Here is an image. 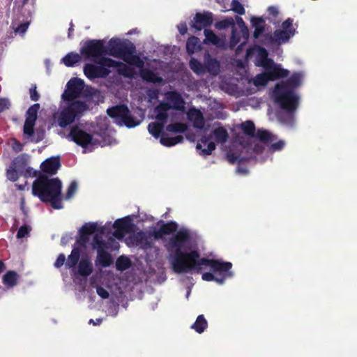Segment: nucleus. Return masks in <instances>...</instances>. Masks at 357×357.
Returning a JSON list of instances; mask_svg holds the SVG:
<instances>
[{"instance_id": "nucleus-63", "label": "nucleus", "mask_w": 357, "mask_h": 357, "mask_svg": "<svg viewBox=\"0 0 357 357\" xmlns=\"http://www.w3.org/2000/svg\"><path fill=\"white\" fill-rule=\"evenodd\" d=\"M65 261H66V257H65L64 254H63V253L59 254L56 260L55 261V262L54 264V266L57 268H61L64 264Z\"/></svg>"}, {"instance_id": "nucleus-1", "label": "nucleus", "mask_w": 357, "mask_h": 357, "mask_svg": "<svg viewBox=\"0 0 357 357\" xmlns=\"http://www.w3.org/2000/svg\"><path fill=\"white\" fill-rule=\"evenodd\" d=\"M171 265L176 273H186L191 271L199 273L204 266H209L213 273L219 272L224 275L231 276L229 271L232 264L219 259L200 257V253L197 250L190 252L178 250L176 254H170Z\"/></svg>"}, {"instance_id": "nucleus-20", "label": "nucleus", "mask_w": 357, "mask_h": 357, "mask_svg": "<svg viewBox=\"0 0 357 357\" xmlns=\"http://www.w3.org/2000/svg\"><path fill=\"white\" fill-rule=\"evenodd\" d=\"M266 70L270 81H274L280 78H284L288 76L289 71L286 69H283L276 66L273 61L271 65L268 67H265Z\"/></svg>"}, {"instance_id": "nucleus-12", "label": "nucleus", "mask_w": 357, "mask_h": 357, "mask_svg": "<svg viewBox=\"0 0 357 357\" xmlns=\"http://www.w3.org/2000/svg\"><path fill=\"white\" fill-rule=\"evenodd\" d=\"M113 227L115 229L114 236L121 239L124 236L125 234L130 233L133 231L135 225L132 222V220L129 216H126L115 220Z\"/></svg>"}, {"instance_id": "nucleus-46", "label": "nucleus", "mask_w": 357, "mask_h": 357, "mask_svg": "<svg viewBox=\"0 0 357 357\" xmlns=\"http://www.w3.org/2000/svg\"><path fill=\"white\" fill-rule=\"evenodd\" d=\"M123 60L126 63L135 66L141 69L143 68L144 65V61L138 55H133V54L131 56H126V59Z\"/></svg>"}, {"instance_id": "nucleus-40", "label": "nucleus", "mask_w": 357, "mask_h": 357, "mask_svg": "<svg viewBox=\"0 0 357 357\" xmlns=\"http://www.w3.org/2000/svg\"><path fill=\"white\" fill-rule=\"evenodd\" d=\"M188 130V126L181 122L170 123L166 127V130L169 132L183 133Z\"/></svg>"}, {"instance_id": "nucleus-62", "label": "nucleus", "mask_w": 357, "mask_h": 357, "mask_svg": "<svg viewBox=\"0 0 357 357\" xmlns=\"http://www.w3.org/2000/svg\"><path fill=\"white\" fill-rule=\"evenodd\" d=\"M146 237V234L144 231H140L134 235V241L137 245H140L145 240Z\"/></svg>"}, {"instance_id": "nucleus-42", "label": "nucleus", "mask_w": 357, "mask_h": 357, "mask_svg": "<svg viewBox=\"0 0 357 357\" xmlns=\"http://www.w3.org/2000/svg\"><path fill=\"white\" fill-rule=\"evenodd\" d=\"M80 56L77 53H68L62 59L63 63L68 67L73 66L80 61Z\"/></svg>"}, {"instance_id": "nucleus-15", "label": "nucleus", "mask_w": 357, "mask_h": 357, "mask_svg": "<svg viewBox=\"0 0 357 357\" xmlns=\"http://www.w3.org/2000/svg\"><path fill=\"white\" fill-rule=\"evenodd\" d=\"M213 22V14L210 11L197 13L191 22V27L197 31H201L211 26Z\"/></svg>"}, {"instance_id": "nucleus-17", "label": "nucleus", "mask_w": 357, "mask_h": 357, "mask_svg": "<svg viewBox=\"0 0 357 357\" xmlns=\"http://www.w3.org/2000/svg\"><path fill=\"white\" fill-rule=\"evenodd\" d=\"M178 224L175 221L162 223L158 230L153 231L152 236L155 239H162L164 235H169L177 231Z\"/></svg>"}, {"instance_id": "nucleus-38", "label": "nucleus", "mask_w": 357, "mask_h": 357, "mask_svg": "<svg viewBox=\"0 0 357 357\" xmlns=\"http://www.w3.org/2000/svg\"><path fill=\"white\" fill-rule=\"evenodd\" d=\"M40 108V106L39 103H35L30 106L26 112L25 120L36 122Z\"/></svg>"}, {"instance_id": "nucleus-39", "label": "nucleus", "mask_w": 357, "mask_h": 357, "mask_svg": "<svg viewBox=\"0 0 357 357\" xmlns=\"http://www.w3.org/2000/svg\"><path fill=\"white\" fill-rule=\"evenodd\" d=\"M199 40L196 36L190 37L186 42V50L189 54H192L195 51L199 50Z\"/></svg>"}, {"instance_id": "nucleus-34", "label": "nucleus", "mask_w": 357, "mask_h": 357, "mask_svg": "<svg viewBox=\"0 0 357 357\" xmlns=\"http://www.w3.org/2000/svg\"><path fill=\"white\" fill-rule=\"evenodd\" d=\"M164 122H151L148 126L149 132L155 137L158 138L163 134Z\"/></svg>"}, {"instance_id": "nucleus-18", "label": "nucleus", "mask_w": 357, "mask_h": 357, "mask_svg": "<svg viewBox=\"0 0 357 357\" xmlns=\"http://www.w3.org/2000/svg\"><path fill=\"white\" fill-rule=\"evenodd\" d=\"M167 100L171 103L172 108L178 111L185 110V100L181 95L176 91H169L165 93Z\"/></svg>"}, {"instance_id": "nucleus-41", "label": "nucleus", "mask_w": 357, "mask_h": 357, "mask_svg": "<svg viewBox=\"0 0 357 357\" xmlns=\"http://www.w3.org/2000/svg\"><path fill=\"white\" fill-rule=\"evenodd\" d=\"M130 266L131 261L128 257L121 255L117 258L116 261V270L123 271L130 268Z\"/></svg>"}, {"instance_id": "nucleus-35", "label": "nucleus", "mask_w": 357, "mask_h": 357, "mask_svg": "<svg viewBox=\"0 0 357 357\" xmlns=\"http://www.w3.org/2000/svg\"><path fill=\"white\" fill-rule=\"evenodd\" d=\"M256 137L260 142L268 144L276 139V137L271 132L266 130H258L256 134Z\"/></svg>"}, {"instance_id": "nucleus-32", "label": "nucleus", "mask_w": 357, "mask_h": 357, "mask_svg": "<svg viewBox=\"0 0 357 357\" xmlns=\"http://www.w3.org/2000/svg\"><path fill=\"white\" fill-rule=\"evenodd\" d=\"M81 251L79 248H73L70 255L68 257L66 266L68 268H74L77 264L80 258Z\"/></svg>"}, {"instance_id": "nucleus-61", "label": "nucleus", "mask_w": 357, "mask_h": 357, "mask_svg": "<svg viewBox=\"0 0 357 357\" xmlns=\"http://www.w3.org/2000/svg\"><path fill=\"white\" fill-rule=\"evenodd\" d=\"M29 94L31 100L38 101L40 98V95L37 91V86L36 84H32L29 89Z\"/></svg>"}, {"instance_id": "nucleus-28", "label": "nucleus", "mask_w": 357, "mask_h": 357, "mask_svg": "<svg viewBox=\"0 0 357 357\" xmlns=\"http://www.w3.org/2000/svg\"><path fill=\"white\" fill-rule=\"evenodd\" d=\"M19 274L15 271H7L2 278L3 284L8 288H13L17 284Z\"/></svg>"}, {"instance_id": "nucleus-14", "label": "nucleus", "mask_w": 357, "mask_h": 357, "mask_svg": "<svg viewBox=\"0 0 357 357\" xmlns=\"http://www.w3.org/2000/svg\"><path fill=\"white\" fill-rule=\"evenodd\" d=\"M294 36L293 31H283L282 29H276L273 33L271 34H264V38L267 43L261 42L262 44H275V45H281L286 43L289 41V40Z\"/></svg>"}, {"instance_id": "nucleus-29", "label": "nucleus", "mask_w": 357, "mask_h": 357, "mask_svg": "<svg viewBox=\"0 0 357 357\" xmlns=\"http://www.w3.org/2000/svg\"><path fill=\"white\" fill-rule=\"evenodd\" d=\"M172 109V106L169 102H160L156 107L155 112L156 119L158 121L165 122L168 118L167 112Z\"/></svg>"}, {"instance_id": "nucleus-23", "label": "nucleus", "mask_w": 357, "mask_h": 357, "mask_svg": "<svg viewBox=\"0 0 357 357\" xmlns=\"http://www.w3.org/2000/svg\"><path fill=\"white\" fill-rule=\"evenodd\" d=\"M141 78L146 82L151 84H162L163 79L156 73L149 68H142L139 71Z\"/></svg>"}, {"instance_id": "nucleus-5", "label": "nucleus", "mask_w": 357, "mask_h": 357, "mask_svg": "<svg viewBox=\"0 0 357 357\" xmlns=\"http://www.w3.org/2000/svg\"><path fill=\"white\" fill-rule=\"evenodd\" d=\"M108 116L114 122L120 126L134 128L140 123V121L134 117L126 105H118L107 109Z\"/></svg>"}, {"instance_id": "nucleus-4", "label": "nucleus", "mask_w": 357, "mask_h": 357, "mask_svg": "<svg viewBox=\"0 0 357 357\" xmlns=\"http://www.w3.org/2000/svg\"><path fill=\"white\" fill-rule=\"evenodd\" d=\"M275 102L280 107L289 112H294L298 106L299 97L294 91L275 85L274 91Z\"/></svg>"}, {"instance_id": "nucleus-9", "label": "nucleus", "mask_w": 357, "mask_h": 357, "mask_svg": "<svg viewBox=\"0 0 357 357\" xmlns=\"http://www.w3.org/2000/svg\"><path fill=\"white\" fill-rule=\"evenodd\" d=\"M105 58L102 57L99 59H93V61L98 65L93 63H86L84 65L83 70L88 79L105 78L109 75L110 70L107 68V66L102 64V61Z\"/></svg>"}, {"instance_id": "nucleus-53", "label": "nucleus", "mask_w": 357, "mask_h": 357, "mask_svg": "<svg viewBox=\"0 0 357 357\" xmlns=\"http://www.w3.org/2000/svg\"><path fill=\"white\" fill-rule=\"evenodd\" d=\"M35 125L36 122L25 120L23 128L24 134L28 136L33 135V134L34 133Z\"/></svg>"}, {"instance_id": "nucleus-47", "label": "nucleus", "mask_w": 357, "mask_h": 357, "mask_svg": "<svg viewBox=\"0 0 357 357\" xmlns=\"http://www.w3.org/2000/svg\"><path fill=\"white\" fill-rule=\"evenodd\" d=\"M96 231H98L97 223L89 222L86 223L81 227V229L79 230V233H84L89 236Z\"/></svg>"}, {"instance_id": "nucleus-24", "label": "nucleus", "mask_w": 357, "mask_h": 357, "mask_svg": "<svg viewBox=\"0 0 357 357\" xmlns=\"http://www.w3.org/2000/svg\"><path fill=\"white\" fill-rule=\"evenodd\" d=\"M219 71V61L215 58H213L209 54H206L204 56V73L208 72L213 75H217Z\"/></svg>"}, {"instance_id": "nucleus-56", "label": "nucleus", "mask_w": 357, "mask_h": 357, "mask_svg": "<svg viewBox=\"0 0 357 357\" xmlns=\"http://www.w3.org/2000/svg\"><path fill=\"white\" fill-rule=\"evenodd\" d=\"M293 20L291 18H287L285 20L281 25L282 30L283 31H293L294 35L296 33V29L293 27Z\"/></svg>"}, {"instance_id": "nucleus-16", "label": "nucleus", "mask_w": 357, "mask_h": 357, "mask_svg": "<svg viewBox=\"0 0 357 357\" xmlns=\"http://www.w3.org/2000/svg\"><path fill=\"white\" fill-rule=\"evenodd\" d=\"M212 139V135H204L201 137L199 142L196 145L197 150L199 151L201 155H209L216 149V145L214 142H210Z\"/></svg>"}, {"instance_id": "nucleus-10", "label": "nucleus", "mask_w": 357, "mask_h": 357, "mask_svg": "<svg viewBox=\"0 0 357 357\" xmlns=\"http://www.w3.org/2000/svg\"><path fill=\"white\" fill-rule=\"evenodd\" d=\"M84 88V80L73 77L71 78L66 84V89L62 94V98L66 102L77 101Z\"/></svg>"}, {"instance_id": "nucleus-64", "label": "nucleus", "mask_w": 357, "mask_h": 357, "mask_svg": "<svg viewBox=\"0 0 357 357\" xmlns=\"http://www.w3.org/2000/svg\"><path fill=\"white\" fill-rule=\"evenodd\" d=\"M96 292L99 296L104 299L108 298L109 296V292L100 286L96 288Z\"/></svg>"}, {"instance_id": "nucleus-55", "label": "nucleus", "mask_w": 357, "mask_h": 357, "mask_svg": "<svg viewBox=\"0 0 357 357\" xmlns=\"http://www.w3.org/2000/svg\"><path fill=\"white\" fill-rule=\"evenodd\" d=\"M241 40L240 33L237 31L236 27L231 30V36L230 39V45L231 47L236 46Z\"/></svg>"}, {"instance_id": "nucleus-11", "label": "nucleus", "mask_w": 357, "mask_h": 357, "mask_svg": "<svg viewBox=\"0 0 357 357\" xmlns=\"http://www.w3.org/2000/svg\"><path fill=\"white\" fill-rule=\"evenodd\" d=\"M68 138L82 148H86L89 145H96L91 134L79 128L77 126L71 128Z\"/></svg>"}, {"instance_id": "nucleus-50", "label": "nucleus", "mask_w": 357, "mask_h": 357, "mask_svg": "<svg viewBox=\"0 0 357 357\" xmlns=\"http://www.w3.org/2000/svg\"><path fill=\"white\" fill-rule=\"evenodd\" d=\"M230 26H232V29L235 27L234 21L232 18L222 20L215 24V27L218 29H225Z\"/></svg>"}, {"instance_id": "nucleus-37", "label": "nucleus", "mask_w": 357, "mask_h": 357, "mask_svg": "<svg viewBox=\"0 0 357 357\" xmlns=\"http://www.w3.org/2000/svg\"><path fill=\"white\" fill-rule=\"evenodd\" d=\"M183 141L182 135H177L176 137H162L160 138V143L165 146L170 147L174 146Z\"/></svg>"}, {"instance_id": "nucleus-21", "label": "nucleus", "mask_w": 357, "mask_h": 357, "mask_svg": "<svg viewBox=\"0 0 357 357\" xmlns=\"http://www.w3.org/2000/svg\"><path fill=\"white\" fill-rule=\"evenodd\" d=\"M188 119L193 123V126L197 129H203L205 126V120L202 112L197 108H191L188 112Z\"/></svg>"}, {"instance_id": "nucleus-58", "label": "nucleus", "mask_w": 357, "mask_h": 357, "mask_svg": "<svg viewBox=\"0 0 357 357\" xmlns=\"http://www.w3.org/2000/svg\"><path fill=\"white\" fill-rule=\"evenodd\" d=\"M18 171V169L13 167L11 169H8L6 172L8 179L13 182L16 181L19 178Z\"/></svg>"}, {"instance_id": "nucleus-7", "label": "nucleus", "mask_w": 357, "mask_h": 357, "mask_svg": "<svg viewBox=\"0 0 357 357\" xmlns=\"http://www.w3.org/2000/svg\"><path fill=\"white\" fill-rule=\"evenodd\" d=\"M135 51V46L130 42L126 43L118 38H112L108 43L107 54L121 59H126V56H131Z\"/></svg>"}, {"instance_id": "nucleus-36", "label": "nucleus", "mask_w": 357, "mask_h": 357, "mask_svg": "<svg viewBox=\"0 0 357 357\" xmlns=\"http://www.w3.org/2000/svg\"><path fill=\"white\" fill-rule=\"evenodd\" d=\"M28 155L25 153L16 157L12 162V165L19 171H22L26 166Z\"/></svg>"}, {"instance_id": "nucleus-31", "label": "nucleus", "mask_w": 357, "mask_h": 357, "mask_svg": "<svg viewBox=\"0 0 357 357\" xmlns=\"http://www.w3.org/2000/svg\"><path fill=\"white\" fill-rule=\"evenodd\" d=\"M212 137H213L218 143H225L229 138L228 132L224 127L215 128L212 132Z\"/></svg>"}, {"instance_id": "nucleus-44", "label": "nucleus", "mask_w": 357, "mask_h": 357, "mask_svg": "<svg viewBox=\"0 0 357 357\" xmlns=\"http://www.w3.org/2000/svg\"><path fill=\"white\" fill-rule=\"evenodd\" d=\"M190 68L197 74L204 73V63H202L199 60L192 58L189 62Z\"/></svg>"}, {"instance_id": "nucleus-27", "label": "nucleus", "mask_w": 357, "mask_h": 357, "mask_svg": "<svg viewBox=\"0 0 357 357\" xmlns=\"http://www.w3.org/2000/svg\"><path fill=\"white\" fill-rule=\"evenodd\" d=\"M257 66L264 68L273 63V60L268 58V51L263 47L257 46Z\"/></svg>"}, {"instance_id": "nucleus-59", "label": "nucleus", "mask_w": 357, "mask_h": 357, "mask_svg": "<svg viewBox=\"0 0 357 357\" xmlns=\"http://www.w3.org/2000/svg\"><path fill=\"white\" fill-rule=\"evenodd\" d=\"M284 142L283 140H279L275 143H272L269 146V149L272 152L281 151L284 147Z\"/></svg>"}, {"instance_id": "nucleus-43", "label": "nucleus", "mask_w": 357, "mask_h": 357, "mask_svg": "<svg viewBox=\"0 0 357 357\" xmlns=\"http://www.w3.org/2000/svg\"><path fill=\"white\" fill-rule=\"evenodd\" d=\"M243 132L248 136L253 137L255 132V126L253 121H246L241 124Z\"/></svg>"}, {"instance_id": "nucleus-45", "label": "nucleus", "mask_w": 357, "mask_h": 357, "mask_svg": "<svg viewBox=\"0 0 357 357\" xmlns=\"http://www.w3.org/2000/svg\"><path fill=\"white\" fill-rule=\"evenodd\" d=\"M204 36L205 43H211L215 45L219 43L220 39L218 36L212 30L205 29Z\"/></svg>"}, {"instance_id": "nucleus-52", "label": "nucleus", "mask_w": 357, "mask_h": 357, "mask_svg": "<svg viewBox=\"0 0 357 357\" xmlns=\"http://www.w3.org/2000/svg\"><path fill=\"white\" fill-rule=\"evenodd\" d=\"M227 158L228 161L231 164H235V163L240 164L245 160V159L243 157H241L237 153H228L227 154Z\"/></svg>"}, {"instance_id": "nucleus-22", "label": "nucleus", "mask_w": 357, "mask_h": 357, "mask_svg": "<svg viewBox=\"0 0 357 357\" xmlns=\"http://www.w3.org/2000/svg\"><path fill=\"white\" fill-rule=\"evenodd\" d=\"M302 79L303 75L301 73H294L286 81L277 84L276 85L284 86V89L294 91L296 88L301 86Z\"/></svg>"}, {"instance_id": "nucleus-60", "label": "nucleus", "mask_w": 357, "mask_h": 357, "mask_svg": "<svg viewBox=\"0 0 357 357\" xmlns=\"http://www.w3.org/2000/svg\"><path fill=\"white\" fill-rule=\"evenodd\" d=\"M79 237L76 240V243L81 246H86L89 241V236L84 233H79Z\"/></svg>"}, {"instance_id": "nucleus-3", "label": "nucleus", "mask_w": 357, "mask_h": 357, "mask_svg": "<svg viewBox=\"0 0 357 357\" xmlns=\"http://www.w3.org/2000/svg\"><path fill=\"white\" fill-rule=\"evenodd\" d=\"M89 109L87 104L81 100L66 102V105L54 114L53 118L60 128H64L79 119Z\"/></svg>"}, {"instance_id": "nucleus-54", "label": "nucleus", "mask_w": 357, "mask_h": 357, "mask_svg": "<svg viewBox=\"0 0 357 357\" xmlns=\"http://www.w3.org/2000/svg\"><path fill=\"white\" fill-rule=\"evenodd\" d=\"M31 231V228L30 226L27 225H24L19 228L16 237L17 238H22L27 236Z\"/></svg>"}, {"instance_id": "nucleus-30", "label": "nucleus", "mask_w": 357, "mask_h": 357, "mask_svg": "<svg viewBox=\"0 0 357 357\" xmlns=\"http://www.w3.org/2000/svg\"><path fill=\"white\" fill-rule=\"evenodd\" d=\"M97 259L102 267H108L113 263L112 255L103 248L98 249Z\"/></svg>"}, {"instance_id": "nucleus-2", "label": "nucleus", "mask_w": 357, "mask_h": 357, "mask_svg": "<svg viewBox=\"0 0 357 357\" xmlns=\"http://www.w3.org/2000/svg\"><path fill=\"white\" fill-rule=\"evenodd\" d=\"M62 183L58 178H49L46 175H40L33 183L32 192L43 202L50 203L52 208L61 209Z\"/></svg>"}, {"instance_id": "nucleus-48", "label": "nucleus", "mask_w": 357, "mask_h": 357, "mask_svg": "<svg viewBox=\"0 0 357 357\" xmlns=\"http://www.w3.org/2000/svg\"><path fill=\"white\" fill-rule=\"evenodd\" d=\"M270 81L268 76L265 71L264 73L257 75L254 79V84L255 86H265Z\"/></svg>"}, {"instance_id": "nucleus-25", "label": "nucleus", "mask_w": 357, "mask_h": 357, "mask_svg": "<svg viewBox=\"0 0 357 357\" xmlns=\"http://www.w3.org/2000/svg\"><path fill=\"white\" fill-rule=\"evenodd\" d=\"M93 265L88 257H83L77 266L78 274L83 277H88L93 273Z\"/></svg>"}, {"instance_id": "nucleus-33", "label": "nucleus", "mask_w": 357, "mask_h": 357, "mask_svg": "<svg viewBox=\"0 0 357 357\" xmlns=\"http://www.w3.org/2000/svg\"><path fill=\"white\" fill-rule=\"evenodd\" d=\"M208 327V322L203 314L199 315L195 323L191 326V328L197 333H202Z\"/></svg>"}, {"instance_id": "nucleus-26", "label": "nucleus", "mask_w": 357, "mask_h": 357, "mask_svg": "<svg viewBox=\"0 0 357 357\" xmlns=\"http://www.w3.org/2000/svg\"><path fill=\"white\" fill-rule=\"evenodd\" d=\"M250 22L252 26L255 28L253 37L255 39H258L265 31V20L261 17H252Z\"/></svg>"}, {"instance_id": "nucleus-8", "label": "nucleus", "mask_w": 357, "mask_h": 357, "mask_svg": "<svg viewBox=\"0 0 357 357\" xmlns=\"http://www.w3.org/2000/svg\"><path fill=\"white\" fill-rule=\"evenodd\" d=\"M81 54L86 58L99 59L107 54L105 43L102 40H89L86 41L80 50Z\"/></svg>"}, {"instance_id": "nucleus-19", "label": "nucleus", "mask_w": 357, "mask_h": 357, "mask_svg": "<svg viewBox=\"0 0 357 357\" xmlns=\"http://www.w3.org/2000/svg\"><path fill=\"white\" fill-rule=\"evenodd\" d=\"M60 166L61 163L59 157H52L41 163L40 169L42 172L45 173L54 175L56 174Z\"/></svg>"}, {"instance_id": "nucleus-13", "label": "nucleus", "mask_w": 357, "mask_h": 357, "mask_svg": "<svg viewBox=\"0 0 357 357\" xmlns=\"http://www.w3.org/2000/svg\"><path fill=\"white\" fill-rule=\"evenodd\" d=\"M102 64L107 66L108 68H115L117 73L124 77L132 79L135 77V70L121 61L114 60L111 58H105L102 61Z\"/></svg>"}, {"instance_id": "nucleus-6", "label": "nucleus", "mask_w": 357, "mask_h": 357, "mask_svg": "<svg viewBox=\"0 0 357 357\" xmlns=\"http://www.w3.org/2000/svg\"><path fill=\"white\" fill-rule=\"evenodd\" d=\"M192 241V234L188 229L181 228L167 241L166 248L171 254L182 250Z\"/></svg>"}, {"instance_id": "nucleus-49", "label": "nucleus", "mask_w": 357, "mask_h": 357, "mask_svg": "<svg viewBox=\"0 0 357 357\" xmlns=\"http://www.w3.org/2000/svg\"><path fill=\"white\" fill-rule=\"evenodd\" d=\"M230 9L240 15H243L245 13L243 5L238 0H232Z\"/></svg>"}, {"instance_id": "nucleus-57", "label": "nucleus", "mask_w": 357, "mask_h": 357, "mask_svg": "<svg viewBox=\"0 0 357 357\" xmlns=\"http://www.w3.org/2000/svg\"><path fill=\"white\" fill-rule=\"evenodd\" d=\"M77 182L75 181H72L68 188L67 192L65 196V199H70L74 195L75 192L77 191Z\"/></svg>"}, {"instance_id": "nucleus-51", "label": "nucleus", "mask_w": 357, "mask_h": 357, "mask_svg": "<svg viewBox=\"0 0 357 357\" xmlns=\"http://www.w3.org/2000/svg\"><path fill=\"white\" fill-rule=\"evenodd\" d=\"M202 278L203 280H205V281H215L217 282L219 284H223L225 280V276H222L221 278H215L214 276V275L212 273H210V272H205L202 274Z\"/></svg>"}]
</instances>
